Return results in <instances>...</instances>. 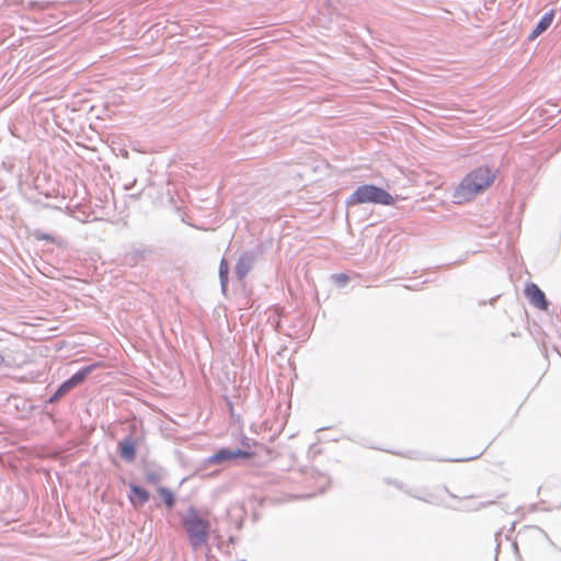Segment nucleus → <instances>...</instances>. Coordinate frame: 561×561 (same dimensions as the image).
<instances>
[{"label":"nucleus","instance_id":"9b49d317","mask_svg":"<svg viewBox=\"0 0 561 561\" xmlns=\"http://www.w3.org/2000/svg\"><path fill=\"white\" fill-rule=\"evenodd\" d=\"M151 253L152 251L146 248L134 249L126 254L125 263L129 266L137 265L139 262L145 261Z\"/></svg>","mask_w":561,"mask_h":561},{"label":"nucleus","instance_id":"f3484780","mask_svg":"<svg viewBox=\"0 0 561 561\" xmlns=\"http://www.w3.org/2000/svg\"><path fill=\"white\" fill-rule=\"evenodd\" d=\"M405 492H407L409 495H411V496H413V497H415V499H419V500H421V501L428 502V500H426V499H424V497H422V496H420V495H417V494H414V493H412L411 491H405Z\"/></svg>","mask_w":561,"mask_h":561},{"label":"nucleus","instance_id":"f03ea898","mask_svg":"<svg viewBox=\"0 0 561 561\" xmlns=\"http://www.w3.org/2000/svg\"><path fill=\"white\" fill-rule=\"evenodd\" d=\"M181 523L193 550L196 551L208 542L210 523L199 515L196 507L190 506L186 513L181 517Z\"/></svg>","mask_w":561,"mask_h":561},{"label":"nucleus","instance_id":"39448f33","mask_svg":"<svg viewBox=\"0 0 561 561\" xmlns=\"http://www.w3.org/2000/svg\"><path fill=\"white\" fill-rule=\"evenodd\" d=\"M254 455V453L241 448H220L208 458V462L211 465H218L238 458L251 459Z\"/></svg>","mask_w":561,"mask_h":561},{"label":"nucleus","instance_id":"20e7f679","mask_svg":"<svg viewBox=\"0 0 561 561\" xmlns=\"http://www.w3.org/2000/svg\"><path fill=\"white\" fill-rule=\"evenodd\" d=\"M96 364H91L82 367L76 374H73L70 378L65 380L56 391L47 399V404H55L66 394H68L72 389L77 386L81 385L88 376L96 368Z\"/></svg>","mask_w":561,"mask_h":561},{"label":"nucleus","instance_id":"9d476101","mask_svg":"<svg viewBox=\"0 0 561 561\" xmlns=\"http://www.w3.org/2000/svg\"><path fill=\"white\" fill-rule=\"evenodd\" d=\"M553 18H554V11L553 10H550L549 12H546L541 16L539 22L537 23V25L534 28V31L531 32V34L529 35V39L533 41V39L537 38L539 35H541L543 32H546L550 27V25L552 24Z\"/></svg>","mask_w":561,"mask_h":561},{"label":"nucleus","instance_id":"6e6552de","mask_svg":"<svg viewBox=\"0 0 561 561\" xmlns=\"http://www.w3.org/2000/svg\"><path fill=\"white\" fill-rule=\"evenodd\" d=\"M128 488L130 491L128 500L134 507H141L149 501L150 493L145 488L139 486L134 482H129Z\"/></svg>","mask_w":561,"mask_h":561},{"label":"nucleus","instance_id":"4468645a","mask_svg":"<svg viewBox=\"0 0 561 561\" xmlns=\"http://www.w3.org/2000/svg\"><path fill=\"white\" fill-rule=\"evenodd\" d=\"M219 279H220V286L221 290L225 294L228 288V282H229V264L227 260L224 257L219 265Z\"/></svg>","mask_w":561,"mask_h":561},{"label":"nucleus","instance_id":"1a4fd4ad","mask_svg":"<svg viewBox=\"0 0 561 561\" xmlns=\"http://www.w3.org/2000/svg\"><path fill=\"white\" fill-rule=\"evenodd\" d=\"M118 454L126 462H133L136 459V443L131 436H127L118 442Z\"/></svg>","mask_w":561,"mask_h":561},{"label":"nucleus","instance_id":"aec40b11","mask_svg":"<svg viewBox=\"0 0 561 561\" xmlns=\"http://www.w3.org/2000/svg\"><path fill=\"white\" fill-rule=\"evenodd\" d=\"M394 485H396L398 489H401V490L403 489V486H402V483H401V482H394Z\"/></svg>","mask_w":561,"mask_h":561},{"label":"nucleus","instance_id":"a211bd4d","mask_svg":"<svg viewBox=\"0 0 561 561\" xmlns=\"http://www.w3.org/2000/svg\"><path fill=\"white\" fill-rule=\"evenodd\" d=\"M242 445H243L244 447H250V439H249V438H247V437H244V438L242 439Z\"/></svg>","mask_w":561,"mask_h":561},{"label":"nucleus","instance_id":"412c9836","mask_svg":"<svg viewBox=\"0 0 561 561\" xmlns=\"http://www.w3.org/2000/svg\"><path fill=\"white\" fill-rule=\"evenodd\" d=\"M35 5H37V3H36V2H30V3H28V7H30V8H34Z\"/></svg>","mask_w":561,"mask_h":561},{"label":"nucleus","instance_id":"ddd939ff","mask_svg":"<svg viewBox=\"0 0 561 561\" xmlns=\"http://www.w3.org/2000/svg\"><path fill=\"white\" fill-rule=\"evenodd\" d=\"M157 492L161 496L164 505L168 508L174 507V505L176 503V499H175V494L170 489H168L167 486H159L157 489Z\"/></svg>","mask_w":561,"mask_h":561},{"label":"nucleus","instance_id":"0eeeda50","mask_svg":"<svg viewBox=\"0 0 561 561\" xmlns=\"http://www.w3.org/2000/svg\"><path fill=\"white\" fill-rule=\"evenodd\" d=\"M525 295L530 304L540 310H547L549 302L545 293L534 283H530L525 288Z\"/></svg>","mask_w":561,"mask_h":561},{"label":"nucleus","instance_id":"f257e3e1","mask_svg":"<svg viewBox=\"0 0 561 561\" xmlns=\"http://www.w3.org/2000/svg\"><path fill=\"white\" fill-rule=\"evenodd\" d=\"M495 171L489 167H479L468 173L454 191L456 203H465L483 193L495 180Z\"/></svg>","mask_w":561,"mask_h":561},{"label":"nucleus","instance_id":"423d86ee","mask_svg":"<svg viewBox=\"0 0 561 561\" xmlns=\"http://www.w3.org/2000/svg\"><path fill=\"white\" fill-rule=\"evenodd\" d=\"M256 253L254 251L243 252L234 266V274L239 280H243L256 262Z\"/></svg>","mask_w":561,"mask_h":561},{"label":"nucleus","instance_id":"dca6fc26","mask_svg":"<svg viewBox=\"0 0 561 561\" xmlns=\"http://www.w3.org/2000/svg\"><path fill=\"white\" fill-rule=\"evenodd\" d=\"M34 238H35L36 240H46V241H48V242H50V243H54V242H55V238H54L53 236H50V234H48V233H45V232H43V231H41V230H36V231L34 232Z\"/></svg>","mask_w":561,"mask_h":561},{"label":"nucleus","instance_id":"6ab92c4d","mask_svg":"<svg viewBox=\"0 0 561 561\" xmlns=\"http://www.w3.org/2000/svg\"><path fill=\"white\" fill-rule=\"evenodd\" d=\"M4 360V356L0 353V367L3 365Z\"/></svg>","mask_w":561,"mask_h":561},{"label":"nucleus","instance_id":"7ed1b4c3","mask_svg":"<svg viewBox=\"0 0 561 561\" xmlns=\"http://www.w3.org/2000/svg\"><path fill=\"white\" fill-rule=\"evenodd\" d=\"M394 197L385 188L374 184L359 185L347 198V206L359 204H378L390 206L394 204Z\"/></svg>","mask_w":561,"mask_h":561},{"label":"nucleus","instance_id":"2eb2a0df","mask_svg":"<svg viewBox=\"0 0 561 561\" xmlns=\"http://www.w3.org/2000/svg\"><path fill=\"white\" fill-rule=\"evenodd\" d=\"M332 279L334 280L336 286L344 287L348 283L350 276L347 274H344V273L333 274L332 275Z\"/></svg>","mask_w":561,"mask_h":561},{"label":"nucleus","instance_id":"4be33fe9","mask_svg":"<svg viewBox=\"0 0 561 561\" xmlns=\"http://www.w3.org/2000/svg\"><path fill=\"white\" fill-rule=\"evenodd\" d=\"M243 561H245V560H243Z\"/></svg>","mask_w":561,"mask_h":561},{"label":"nucleus","instance_id":"f8f14e48","mask_svg":"<svg viewBox=\"0 0 561 561\" xmlns=\"http://www.w3.org/2000/svg\"><path fill=\"white\" fill-rule=\"evenodd\" d=\"M144 473L146 482L150 484H157L164 479V472L161 468L146 466Z\"/></svg>","mask_w":561,"mask_h":561}]
</instances>
